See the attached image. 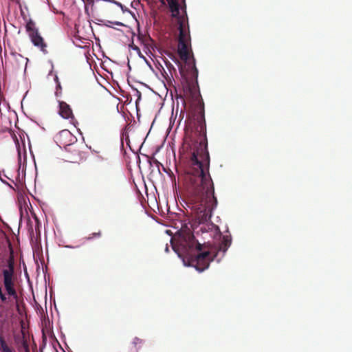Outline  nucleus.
Wrapping results in <instances>:
<instances>
[{
    "instance_id": "3",
    "label": "nucleus",
    "mask_w": 352,
    "mask_h": 352,
    "mask_svg": "<svg viewBox=\"0 0 352 352\" xmlns=\"http://www.w3.org/2000/svg\"><path fill=\"white\" fill-rule=\"evenodd\" d=\"M168 1L172 16L175 19L178 30L179 32L178 38V54L180 58L186 62L190 70L191 82L190 86V91L195 89L198 86L197 77L198 70L195 65V59L192 57L190 60L188 45L190 42V36L188 21V16L186 10V6L182 8L180 12L179 5L177 0H166Z\"/></svg>"
},
{
    "instance_id": "6",
    "label": "nucleus",
    "mask_w": 352,
    "mask_h": 352,
    "mask_svg": "<svg viewBox=\"0 0 352 352\" xmlns=\"http://www.w3.org/2000/svg\"><path fill=\"white\" fill-rule=\"evenodd\" d=\"M28 60V58L17 52L11 53V63L12 67L16 70L21 69L25 70Z\"/></svg>"
},
{
    "instance_id": "8",
    "label": "nucleus",
    "mask_w": 352,
    "mask_h": 352,
    "mask_svg": "<svg viewBox=\"0 0 352 352\" xmlns=\"http://www.w3.org/2000/svg\"><path fill=\"white\" fill-rule=\"evenodd\" d=\"M31 42L33 45L40 49V50L45 54H47V44L45 41L44 38L41 35V33L38 32H36L34 34H31L28 35Z\"/></svg>"
},
{
    "instance_id": "18",
    "label": "nucleus",
    "mask_w": 352,
    "mask_h": 352,
    "mask_svg": "<svg viewBox=\"0 0 352 352\" xmlns=\"http://www.w3.org/2000/svg\"><path fill=\"white\" fill-rule=\"evenodd\" d=\"M166 252H168V245H166V249H165Z\"/></svg>"
},
{
    "instance_id": "10",
    "label": "nucleus",
    "mask_w": 352,
    "mask_h": 352,
    "mask_svg": "<svg viewBox=\"0 0 352 352\" xmlns=\"http://www.w3.org/2000/svg\"><path fill=\"white\" fill-rule=\"evenodd\" d=\"M0 351L1 352H14V349L8 344L2 334H0Z\"/></svg>"
},
{
    "instance_id": "19",
    "label": "nucleus",
    "mask_w": 352,
    "mask_h": 352,
    "mask_svg": "<svg viewBox=\"0 0 352 352\" xmlns=\"http://www.w3.org/2000/svg\"><path fill=\"white\" fill-rule=\"evenodd\" d=\"M1 292H2V289H1V287H0V294H1Z\"/></svg>"
},
{
    "instance_id": "17",
    "label": "nucleus",
    "mask_w": 352,
    "mask_h": 352,
    "mask_svg": "<svg viewBox=\"0 0 352 352\" xmlns=\"http://www.w3.org/2000/svg\"><path fill=\"white\" fill-rule=\"evenodd\" d=\"M134 50H137V51H140L139 47H136V46L134 47Z\"/></svg>"
},
{
    "instance_id": "2",
    "label": "nucleus",
    "mask_w": 352,
    "mask_h": 352,
    "mask_svg": "<svg viewBox=\"0 0 352 352\" xmlns=\"http://www.w3.org/2000/svg\"><path fill=\"white\" fill-rule=\"evenodd\" d=\"M191 228V225L182 224L178 231L179 248L177 250L174 246L173 248L179 257H184V261L187 260L188 265L195 267L201 272L208 268L210 262L218 256L219 252H222V256L224 255L231 245L232 239L230 235H224L217 246L206 250L195 239Z\"/></svg>"
},
{
    "instance_id": "16",
    "label": "nucleus",
    "mask_w": 352,
    "mask_h": 352,
    "mask_svg": "<svg viewBox=\"0 0 352 352\" xmlns=\"http://www.w3.org/2000/svg\"><path fill=\"white\" fill-rule=\"evenodd\" d=\"M162 4H165V0H159Z\"/></svg>"
},
{
    "instance_id": "11",
    "label": "nucleus",
    "mask_w": 352,
    "mask_h": 352,
    "mask_svg": "<svg viewBox=\"0 0 352 352\" xmlns=\"http://www.w3.org/2000/svg\"><path fill=\"white\" fill-rule=\"evenodd\" d=\"M25 30L28 35L34 34L36 32H38V29L36 28L35 22L31 19L26 21Z\"/></svg>"
},
{
    "instance_id": "13",
    "label": "nucleus",
    "mask_w": 352,
    "mask_h": 352,
    "mask_svg": "<svg viewBox=\"0 0 352 352\" xmlns=\"http://www.w3.org/2000/svg\"><path fill=\"white\" fill-rule=\"evenodd\" d=\"M102 236V232L99 230L96 232H93L87 238V240L93 239L94 238H100Z\"/></svg>"
},
{
    "instance_id": "9",
    "label": "nucleus",
    "mask_w": 352,
    "mask_h": 352,
    "mask_svg": "<svg viewBox=\"0 0 352 352\" xmlns=\"http://www.w3.org/2000/svg\"><path fill=\"white\" fill-rule=\"evenodd\" d=\"M59 115L64 119H74L70 106L64 101H59Z\"/></svg>"
},
{
    "instance_id": "7",
    "label": "nucleus",
    "mask_w": 352,
    "mask_h": 352,
    "mask_svg": "<svg viewBox=\"0 0 352 352\" xmlns=\"http://www.w3.org/2000/svg\"><path fill=\"white\" fill-rule=\"evenodd\" d=\"M56 142L59 144L60 146H63L65 148L69 147V145H72V143L74 137L68 130H63L58 133L56 137Z\"/></svg>"
},
{
    "instance_id": "5",
    "label": "nucleus",
    "mask_w": 352,
    "mask_h": 352,
    "mask_svg": "<svg viewBox=\"0 0 352 352\" xmlns=\"http://www.w3.org/2000/svg\"><path fill=\"white\" fill-rule=\"evenodd\" d=\"M67 160L72 163H79L84 158V153L80 149L78 144L69 145L68 148H66Z\"/></svg>"
},
{
    "instance_id": "14",
    "label": "nucleus",
    "mask_w": 352,
    "mask_h": 352,
    "mask_svg": "<svg viewBox=\"0 0 352 352\" xmlns=\"http://www.w3.org/2000/svg\"><path fill=\"white\" fill-rule=\"evenodd\" d=\"M19 168H21L22 166L23 168L25 166V156L24 157L23 162H22L21 155L19 151Z\"/></svg>"
},
{
    "instance_id": "1",
    "label": "nucleus",
    "mask_w": 352,
    "mask_h": 352,
    "mask_svg": "<svg viewBox=\"0 0 352 352\" xmlns=\"http://www.w3.org/2000/svg\"><path fill=\"white\" fill-rule=\"evenodd\" d=\"M196 120L194 135L186 138L184 146L189 156L187 179L195 202L192 208L199 223L204 224L210 221L212 211L217 206V199L209 172L210 157L204 107L200 108Z\"/></svg>"
},
{
    "instance_id": "4",
    "label": "nucleus",
    "mask_w": 352,
    "mask_h": 352,
    "mask_svg": "<svg viewBox=\"0 0 352 352\" xmlns=\"http://www.w3.org/2000/svg\"><path fill=\"white\" fill-rule=\"evenodd\" d=\"M8 269H4L2 272L3 276V284L8 294L17 300L18 295L14 288V260L12 254L7 261Z\"/></svg>"
},
{
    "instance_id": "15",
    "label": "nucleus",
    "mask_w": 352,
    "mask_h": 352,
    "mask_svg": "<svg viewBox=\"0 0 352 352\" xmlns=\"http://www.w3.org/2000/svg\"><path fill=\"white\" fill-rule=\"evenodd\" d=\"M0 298H1V300L3 302L6 301V300H7V298H6V295H5L3 292H1V293L0 294Z\"/></svg>"
},
{
    "instance_id": "12",
    "label": "nucleus",
    "mask_w": 352,
    "mask_h": 352,
    "mask_svg": "<svg viewBox=\"0 0 352 352\" xmlns=\"http://www.w3.org/2000/svg\"><path fill=\"white\" fill-rule=\"evenodd\" d=\"M142 342V340L135 338L133 341L128 346V352H138L139 348L138 347V344H140Z\"/></svg>"
}]
</instances>
